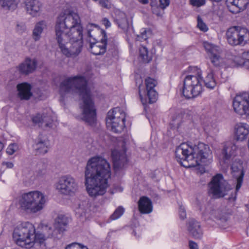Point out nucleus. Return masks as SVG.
I'll return each mask as SVG.
<instances>
[{"label": "nucleus", "instance_id": "nucleus-41", "mask_svg": "<svg viewBox=\"0 0 249 249\" xmlns=\"http://www.w3.org/2000/svg\"><path fill=\"white\" fill-rule=\"evenodd\" d=\"M26 27L24 23L17 22L16 26V31L19 34H22L26 31Z\"/></svg>", "mask_w": 249, "mask_h": 249}, {"label": "nucleus", "instance_id": "nucleus-61", "mask_svg": "<svg viewBox=\"0 0 249 249\" xmlns=\"http://www.w3.org/2000/svg\"><path fill=\"white\" fill-rule=\"evenodd\" d=\"M133 233L134 234V235L135 236H136V232H135V231H133Z\"/></svg>", "mask_w": 249, "mask_h": 249}, {"label": "nucleus", "instance_id": "nucleus-23", "mask_svg": "<svg viewBox=\"0 0 249 249\" xmlns=\"http://www.w3.org/2000/svg\"><path fill=\"white\" fill-rule=\"evenodd\" d=\"M36 65V60L27 58L19 65L18 70L22 74L27 75L35 70Z\"/></svg>", "mask_w": 249, "mask_h": 249}, {"label": "nucleus", "instance_id": "nucleus-57", "mask_svg": "<svg viewBox=\"0 0 249 249\" xmlns=\"http://www.w3.org/2000/svg\"><path fill=\"white\" fill-rule=\"evenodd\" d=\"M5 164L7 167L10 168H12L14 166L13 163L10 162H6Z\"/></svg>", "mask_w": 249, "mask_h": 249}, {"label": "nucleus", "instance_id": "nucleus-37", "mask_svg": "<svg viewBox=\"0 0 249 249\" xmlns=\"http://www.w3.org/2000/svg\"><path fill=\"white\" fill-rule=\"evenodd\" d=\"M47 237L46 235L39 232L34 233V237L32 240V247L34 244H39L40 245H44V242Z\"/></svg>", "mask_w": 249, "mask_h": 249}, {"label": "nucleus", "instance_id": "nucleus-5", "mask_svg": "<svg viewBox=\"0 0 249 249\" xmlns=\"http://www.w3.org/2000/svg\"><path fill=\"white\" fill-rule=\"evenodd\" d=\"M46 202V198L42 192L34 191L23 194L19 199V205L26 213H35L43 209Z\"/></svg>", "mask_w": 249, "mask_h": 249}, {"label": "nucleus", "instance_id": "nucleus-44", "mask_svg": "<svg viewBox=\"0 0 249 249\" xmlns=\"http://www.w3.org/2000/svg\"><path fill=\"white\" fill-rule=\"evenodd\" d=\"M147 30L145 29H142L140 35H137V38L139 41L145 40L147 38Z\"/></svg>", "mask_w": 249, "mask_h": 249}, {"label": "nucleus", "instance_id": "nucleus-16", "mask_svg": "<svg viewBox=\"0 0 249 249\" xmlns=\"http://www.w3.org/2000/svg\"><path fill=\"white\" fill-rule=\"evenodd\" d=\"M204 47L211 63L216 67L218 66L221 59L219 47L208 42L204 43Z\"/></svg>", "mask_w": 249, "mask_h": 249}, {"label": "nucleus", "instance_id": "nucleus-33", "mask_svg": "<svg viewBox=\"0 0 249 249\" xmlns=\"http://www.w3.org/2000/svg\"><path fill=\"white\" fill-rule=\"evenodd\" d=\"M17 5L16 0H0V6L4 10H14Z\"/></svg>", "mask_w": 249, "mask_h": 249}, {"label": "nucleus", "instance_id": "nucleus-31", "mask_svg": "<svg viewBox=\"0 0 249 249\" xmlns=\"http://www.w3.org/2000/svg\"><path fill=\"white\" fill-rule=\"evenodd\" d=\"M249 3V0H226L227 6H235L238 8V11L246 9Z\"/></svg>", "mask_w": 249, "mask_h": 249}, {"label": "nucleus", "instance_id": "nucleus-28", "mask_svg": "<svg viewBox=\"0 0 249 249\" xmlns=\"http://www.w3.org/2000/svg\"><path fill=\"white\" fill-rule=\"evenodd\" d=\"M71 221V218L66 215L60 214H58L55 219L54 223V227L58 228V230L65 231L66 228Z\"/></svg>", "mask_w": 249, "mask_h": 249}, {"label": "nucleus", "instance_id": "nucleus-46", "mask_svg": "<svg viewBox=\"0 0 249 249\" xmlns=\"http://www.w3.org/2000/svg\"><path fill=\"white\" fill-rule=\"evenodd\" d=\"M58 230V228H56L53 227V233L52 237H53L54 238H59L60 237L59 236V235L61 234V233H63L64 231Z\"/></svg>", "mask_w": 249, "mask_h": 249}, {"label": "nucleus", "instance_id": "nucleus-9", "mask_svg": "<svg viewBox=\"0 0 249 249\" xmlns=\"http://www.w3.org/2000/svg\"><path fill=\"white\" fill-rule=\"evenodd\" d=\"M208 187L209 195L214 199L224 197L227 194L228 192L231 189V185L220 174L213 177L208 184Z\"/></svg>", "mask_w": 249, "mask_h": 249}, {"label": "nucleus", "instance_id": "nucleus-14", "mask_svg": "<svg viewBox=\"0 0 249 249\" xmlns=\"http://www.w3.org/2000/svg\"><path fill=\"white\" fill-rule=\"evenodd\" d=\"M231 169L232 172L233 177L235 179L236 192L234 196L230 197L229 199H232L234 201L236 199L237 192L240 190L242 185L245 173L242 164L240 163L232 164Z\"/></svg>", "mask_w": 249, "mask_h": 249}, {"label": "nucleus", "instance_id": "nucleus-39", "mask_svg": "<svg viewBox=\"0 0 249 249\" xmlns=\"http://www.w3.org/2000/svg\"><path fill=\"white\" fill-rule=\"evenodd\" d=\"M197 27L203 32H206L208 30V28L206 24L203 22L200 16H198L197 17Z\"/></svg>", "mask_w": 249, "mask_h": 249}, {"label": "nucleus", "instance_id": "nucleus-45", "mask_svg": "<svg viewBox=\"0 0 249 249\" xmlns=\"http://www.w3.org/2000/svg\"><path fill=\"white\" fill-rule=\"evenodd\" d=\"M191 5L194 6L200 7L205 4V0H190Z\"/></svg>", "mask_w": 249, "mask_h": 249}, {"label": "nucleus", "instance_id": "nucleus-12", "mask_svg": "<svg viewBox=\"0 0 249 249\" xmlns=\"http://www.w3.org/2000/svg\"><path fill=\"white\" fill-rule=\"evenodd\" d=\"M56 188L61 194L72 196L77 192L78 185L73 177L70 176L61 177L56 184Z\"/></svg>", "mask_w": 249, "mask_h": 249}, {"label": "nucleus", "instance_id": "nucleus-40", "mask_svg": "<svg viewBox=\"0 0 249 249\" xmlns=\"http://www.w3.org/2000/svg\"><path fill=\"white\" fill-rule=\"evenodd\" d=\"M124 209L122 207L117 208L113 213L110 216L112 220H115L119 218L124 213Z\"/></svg>", "mask_w": 249, "mask_h": 249}, {"label": "nucleus", "instance_id": "nucleus-32", "mask_svg": "<svg viewBox=\"0 0 249 249\" xmlns=\"http://www.w3.org/2000/svg\"><path fill=\"white\" fill-rule=\"evenodd\" d=\"M45 27L46 24L44 21H39L36 24L33 32V37L36 41L40 39L41 34Z\"/></svg>", "mask_w": 249, "mask_h": 249}, {"label": "nucleus", "instance_id": "nucleus-7", "mask_svg": "<svg viewBox=\"0 0 249 249\" xmlns=\"http://www.w3.org/2000/svg\"><path fill=\"white\" fill-rule=\"evenodd\" d=\"M201 82L202 78L199 71H197L196 75L186 76L181 89L183 96L187 99H191L198 95L202 90Z\"/></svg>", "mask_w": 249, "mask_h": 249}, {"label": "nucleus", "instance_id": "nucleus-1", "mask_svg": "<svg viewBox=\"0 0 249 249\" xmlns=\"http://www.w3.org/2000/svg\"><path fill=\"white\" fill-rule=\"evenodd\" d=\"M55 32L59 48L64 55L69 57L79 54L83 47V27L77 13H61L56 21Z\"/></svg>", "mask_w": 249, "mask_h": 249}, {"label": "nucleus", "instance_id": "nucleus-11", "mask_svg": "<svg viewBox=\"0 0 249 249\" xmlns=\"http://www.w3.org/2000/svg\"><path fill=\"white\" fill-rule=\"evenodd\" d=\"M146 90H144L142 93L141 86L139 87V92L141 101L143 106L149 103H155L158 98V93L154 89L157 82L154 79L148 77L145 80Z\"/></svg>", "mask_w": 249, "mask_h": 249}, {"label": "nucleus", "instance_id": "nucleus-18", "mask_svg": "<svg viewBox=\"0 0 249 249\" xmlns=\"http://www.w3.org/2000/svg\"><path fill=\"white\" fill-rule=\"evenodd\" d=\"M36 155H43L47 153L49 148V141L45 136L39 134L33 146Z\"/></svg>", "mask_w": 249, "mask_h": 249}, {"label": "nucleus", "instance_id": "nucleus-43", "mask_svg": "<svg viewBox=\"0 0 249 249\" xmlns=\"http://www.w3.org/2000/svg\"><path fill=\"white\" fill-rule=\"evenodd\" d=\"M65 249H88L86 247L81 246L77 243H73L68 245Z\"/></svg>", "mask_w": 249, "mask_h": 249}, {"label": "nucleus", "instance_id": "nucleus-52", "mask_svg": "<svg viewBox=\"0 0 249 249\" xmlns=\"http://www.w3.org/2000/svg\"><path fill=\"white\" fill-rule=\"evenodd\" d=\"M189 247L190 249H198L197 244L193 241H189Z\"/></svg>", "mask_w": 249, "mask_h": 249}, {"label": "nucleus", "instance_id": "nucleus-48", "mask_svg": "<svg viewBox=\"0 0 249 249\" xmlns=\"http://www.w3.org/2000/svg\"><path fill=\"white\" fill-rule=\"evenodd\" d=\"M179 215L181 219H184L186 217V211L184 208L180 206L179 208Z\"/></svg>", "mask_w": 249, "mask_h": 249}, {"label": "nucleus", "instance_id": "nucleus-24", "mask_svg": "<svg viewBox=\"0 0 249 249\" xmlns=\"http://www.w3.org/2000/svg\"><path fill=\"white\" fill-rule=\"evenodd\" d=\"M25 4L29 14L34 17L39 14L42 4L38 0H26Z\"/></svg>", "mask_w": 249, "mask_h": 249}, {"label": "nucleus", "instance_id": "nucleus-21", "mask_svg": "<svg viewBox=\"0 0 249 249\" xmlns=\"http://www.w3.org/2000/svg\"><path fill=\"white\" fill-rule=\"evenodd\" d=\"M33 122L38 124L39 127L42 128L47 127L51 128L53 126V120L50 116L44 113L41 114L37 113L32 117Z\"/></svg>", "mask_w": 249, "mask_h": 249}, {"label": "nucleus", "instance_id": "nucleus-27", "mask_svg": "<svg viewBox=\"0 0 249 249\" xmlns=\"http://www.w3.org/2000/svg\"><path fill=\"white\" fill-rule=\"evenodd\" d=\"M249 134V126L247 124L240 123L236 125L235 135L238 141L246 139Z\"/></svg>", "mask_w": 249, "mask_h": 249}, {"label": "nucleus", "instance_id": "nucleus-17", "mask_svg": "<svg viewBox=\"0 0 249 249\" xmlns=\"http://www.w3.org/2000/svg\"><path fill=\"white\" fill-rule=\"evenodd\" d=\"M187 230L189 235L196 239L202 237L203 231L200 223L194 218L189 220L187 223Z\"/></svg>", "mask_w": 249, "mask_h": 249}, {"label": "nucleus", "instance_id": "nucleus-59", "mask_svg": "<svg viewBox=\"0 0 249 249\" xmlns=\"http://www.w3.org/2000/svg\"><path fill=\"white\" fill-rule=\"evenodd\" d=\"M138 1L143 4H146L148 3V0H138Z\"/></svg>", "mask_w": 249, "mask_h": 249}, {"label": "nucleus", "instance_id": "nucleus-13", "mask_svg": "<svg viewBox=\"0 0 249 249\" xmlns=\"http://www.w3.org/2000/svg\"><path fill=\"white\" fill-rule=\"evenodd\" d=\"M232 106L237 113L249 117V93L243 92L237 94L233 99Z\"/></svg>", "mask_w": 249, "mask_h": 249}, {"label": "nucleus", "instance_id": "nucleus-10", "mask_svg": "<svg viewBox=\"0 0 249 249\" xmlns=\"http://www.w3.org/2000/svg\"><path fill=\"white\" fill-rule=\"evenodd\" d=\"M125 113L119 107L108 112L106 124L108 129L115 132H121L124 127Z\"/></svg>", "mask_w": 249, "mask_h": 249}, {"label": "nucleus", "instance_id": "nucleus-38", "mask_svg": "<svg viewBox=\"0 0 249 249\" xmlns=\"http://www.w3.org/2000/svg\"><path fill=\"white\" fill-rule=\"evenodd\" d=\"M47 168V163L45 160L39 161L36 165V172L37 176H41L45 174Z\"/></svg>", "mask_w": 249, "mask_h": 249}, {"label": "nucleus", "instance_id": "nucleus-51", "mask_svg": "<svg viewBox=\"0 0 249 249\" xmlns=\"http://www.w3.org/2000/svg\"><path fill=\"white\" fill-rule=\"evenodd\" d=\"M102 23L105 25L106 28H107L108 27H110L111 26V23L109 21V20L106 18H104L102 19Z\"/></svg>", "mask_w": 249, "mask_h": 249}, {"label": "nucleus", "instance_id": "nucleus-50", "mask_svg": "<svg viewBox=\"0 0 249 249\" xmlns=\"http://www.w3.org/2000/svg\"><path fill=\"white\" fill-rule=\"evenodd\" d=\"M160 6H157L152 8V13L157 16H159L160 15Z\"/></svg>", "mask_w": 249, "mask_h": 249}, {"label": "nucleus", "instance_id": "nucleus-25", "mask_svg": "<svg viewBox=\"0 0 249 249\" xmlns=\"http://www.w3.org/2000/svg\"><path fill=\"white\" fill-rule=\"evenodd\" d=\"M18 97L21 100H27L32 96L31 86L26 83L19 84L17 86Z\"/></svg>", "mask_w": 249, "mask_h": 249}, {"label": "nucleus", "instance_id": "nucleus-26", "mask_svg": "<svg viewBox=\"0 0 249 249\" xmlns=\"http://www.w3.org/2000/svg\"><path fill=\"white\" fill-rule=\"evenodd\" d=\"M139 210L143 214L149 213L152 211V204L151 200L146 196L141 197L138 201Z\"/></svg>", "mask_w": 249, "mask_h": 249}, {"label": "nucleus", "instance_id": "nucleus-3", "mask_svg": "<svg viewBox=\"0 0 249 249\" xmlns=\"http://www.w3.org/2000/svg\"><path fill=\"white\" fill-rule=\"evenodd\" d=\"M60 92L62 95L67 93L78 94L83 101L80 106L81 119L90 125L94 124L96 120V109L84 76H75L65 79L60 84Z\"/></svg>", "mask_w": 249, "mask_h": 249}, {"label": "nucleus", "instance_id": "nucleus-8", "mask_svg": "<svg viewBox=\"0 0 249 249\" xmlns=\"http://www.w3.org/2000/svg\"><path fill=\"white\" fill-rule=\"evenodd\" d=\"M228 43L232 46H244L249 43V30L244 27L234 26L226 31Z\"/></svg>", "mask_w": 249, "mask_h": 249}, {"label": "nucleus", "instance_id": "nucleus-4", "mask_svg": "<svg viewBox=\"0 0 249 249\" xmlns=\"http://www.w3.org/2000/svg\"><path fill=\"white\" fill-rule=\"evenodd\" d=\"M175 153L177 160L187 168L208 165L213 161L212 150L208 144L203 142L193 146L182 143L176 148Z\"/></svg>", "mask_w": 249, "mask_h": 249}, {"label": "nucleus", "instance_id": "nucleus-42", "mask_svg": "<svg viewBox=\"0 0 249 249\" xmlns=\"http://www.w3.org/2000/svg\"><path fill=\"white\" fill-rule=\"evenodd\" d=\"M18 149V145L15 143H11L6 149V152L8 155H13Z\"/></svg>", "mask_w": 249, "mask_h": 249}, {"label": "nucleus", "instance_id": "nucleus-20", "mask_svg": "<svg viewBox=\"0 0 249 249\" xmlns=\"http://www.w3.org/2000/svg\"><path fill=\"white\" fill-rule=\"evenodd\" d=\"M87 34L89 37L88 41L89 42V48L90 50L91 53L96 55L104 54L106 52V50L104 46L102 44L101 41L100 42H95V39L94 38H92V37L90 30H88Z\"/></svg>", "mask_w": 249, "mask_h": 249}, {"label": "nucleus", "instance_id": "nucleus-15", "mask_svg": "<svg viewBox=\"0 0 249 249\" xmlns=\"http://www.w3.org/2000/svg\"><path fill=\"white\" fill-rule=\"evenodd\" d=\"M236 150L237 146L234 143L231 142L225 143L220 155V162L222 166H228L230 164L231 159L235 156Z\"/></svg>", "mask_w": 249, "mask_h": 249}, {"label": "nucleus", "instance_id": "nucleus-6", "mask_svg": "<svg viewBox=\"0 0 249 249\" xmlns=\"http://www.w3.org/2000/svg\"><path fill=\"white\" fill-rule=\"evenodd\" d=\"M35 233L34 226L29 222L18 225L14 229L13 237L18 246L26 248L32 247V240Z\"/></svg>", "mask_w": 249, "mask_h": 249}, {"label": "nucleus", "instance_id": "nucleus-36", "mask_svg": "<svg viewBox=\"0 0 249 249\" xmlns=\"http://www.w3.org/2000/svg\"><path fill=\"white\" fill-rule=\"evenodd\" d=\"M205 86L210 89H213L216 86L215 80L213 77V73L211 72L208 74L207 76L203 80Z\"/></svg>", "mask_w": 249, "mask_h": 249}, {"label": "nucleus", "instance_id": "nucleus-30", "mask_svg": "<svg viewBox=\"0 0 249 249\" xmlns=\"http://www.w3.org/2000/svg\"><path fill=\"white\" fill-rule=\"evenodd\" d=\"M114 21L118 27L123 30H126L128 27V22L125 14L123 12H120L116 17Z\"/></svg>", "mask_w": 249, "mask_h": 249}, {"label": "nucleus", "instance_id": "nucleus-2", "mask_svg": "<svg viewBox=\"0 0 249 249\" xmlns=\"http://www.w3.org/2000/svg\"><path fill=\"white\" fill-rule=\"evenodd\" d=\"M110 176V165L107 160L100 156L89 159L85 170V184L89 196L96 197L104 195Z\"/></svg>", "mask_w": 249, "mask_h": 249}, {"label": "nucleus", "instance_id": "nucleus-47", "mask_svg": "<svg viewBox=\"0 0 249 249\" xmlns=\"http://www.w3.org/2000/svg\"><path fill=\"white\" fill-rule=\"evenodd\" d=\"M44 231L46 232L45 235L47 238L52 237L53 233L52 227L46 226L44 228Z\"/></svg>", "mask_w": 249, "mask_h": 249}, {"label": "nucleus", "instance_id": "nucleus-56", "mask_svg": "<svg viewBox=\"0 0 249 249\" xmlns=\"http://www.w3.org/2000/svg\"><path fill=\"white\" fill-rule=\"evenodd\" d=\"M150 5L151 6V8L158 6L156 1H154L153 0H151V2L150 3Z\"/></svg>", "mask_w": 249, "mask_h": 249}, {"label": "nucleus", "instance_id": "nucleus-60", "mask_svg": "<svg viewBox=\"0 0 249 249\" xmlns=\"http://www.w3.org/2000/svg\"><path fill=\"white\" fill-rule=\"evenodd\" d=\"M3 147H4L3 144L1 142H0V151H1L2 150V149L3 148Z\"/></svg>", "mask_w": 249, "mask_h": 249}, {"label": "nucleus", "instance_id": "nucleus-53", "mask_svg": "<svg viewBox=\"0 0 249 249\" xmlns=\"http://www.w3.org/2000/svg\"><path fill=\"white\" fill-rule=\"evenodd\" d=\"M99 3L102 7L109 8V2L107 0H99Z\"/></svg>", "mask_w": 249, "mask_h": 249}, {"label": "nucleus", "instance_id": "nucleus-29", "mask_svg": "<svg viewBox=\"0 0 249 249\" xmlns=\"http://www.w3.org/2000/svg\"><path fill=\"white\" fill-rule=\"evenodd\" d=\"M101 33L102 35V38L101 39V43L104 46L106 50H114L116 47V42L114 38L112 37L108 38L104 30H101Z\"/></svg>", "mask_w": 249, "mask_h": 249}, {"label": "nucleus", "instance_id": "nucleus-19", "mask_svg": "<svg viewBox=\"0 0 249 249\" xmlns=\"http://www.w3.org/2000/svg\"><path fill=\"white\" fill-rule=\"evenodd\" d=\"M111 155L115 170H118L125 166L127 162L125 151H120L114 149L112 151Z\"/></svg>", "mask_w": 249, "mask_h": 249}, {"label": "nucleus", "instance_id": "nucleus-54", "mask_svg": "<svg viewBox=\"0 0 249 249\" xmlns=\"http://www.w3.org/2000/svg\"><path fill=\"white\" fill-rule=\"evenodd\" d=\"M176 113L177 114V116L176 117V118H181L182 115L184 113V111L182 109H177Z\"/></svg>", "mask_w": 249, "mask_h": 249}, {"label": "nucleus", "instance_id": "nucleus-22", "mask_svg": "<svg viewBox=\"0 0 249 249\" xmlns=\"http://www.w3.org/2000/svg\"><path fill=\"white\" fill-rule=\"evenodd\" d=\"M90 204L88 201L84 200L80 202L75 208V214L77 217L82 221L87 219L89 215Z\"/></svg>", "mask_w": 249, "mask_h": 249}, {"label": "nucleus", "instance_id": "nucleus-55", "mask_svg": "<svg viewBox=\"0 0 249 249\" xmlns=\"http://www.w3.org/2000/svg\"><path fill=\"white\" fill-rule=\"evenodd\" d=\"M242 56L245 61H249V51L244 52Z\"/></svg>", "mask_w": 249, "mask_h": 249}, {"label": "nucleus", "instance_id": "nucleus-35", "mask_svg": "<svg viewBox=\"0 0 249 249\" xmlns=\"http://www.w3.org/2000/svg\"><path fill=\"white\" fill-rule=\"evenodd\" d=\"M140 57L144 63H149L152 59V56L149 53L147 49L141 46L139 49Z\"/></svg>", "mask_w": 249, "mask_h": 249}, {"label": "nucleus", "instance_id": "nucleus-49", "mask_svg": "<svg viewBox=\"0 0 249 249\" xmlns=\"http://www.w3.org/2000/svg\"><path fill=\"white\" fill-rule=\"evenodd\" d=\"M160 7L162 9H164L168 6L170 3V0H159Z\"/></svg>", "mask_w": 249, "mask_h": 249}, {"label": "nucleus", "instance_id": "nucleus-58", "mask_svg": "<svg viewBox=\"0 0 249 249\" xmlns=\"http://www.w3.org/2000/svg\"><path fill=\"white\" fill-rule=\"evenodd\" d=\"M244 66L247 69H249V61H245Z\"/></svg>", "mask_w": 249, "mask_h": 249}, {"label": "nucleus", "instance_id": "nucleus-34", "mask_svg": "<svg viewBox=\"0 0 249 249\" xmlns=\"http://www.w3.org/2000/svg\"><path fill=\"white\" fill-rule=\"evenodd\" d=\"M210 217L220 220L223 222L226 221L228 219V215L219 209H213L210 212Z\"/></svg>", "mask_w": 249, "mask_h": 249}]
</instances>
